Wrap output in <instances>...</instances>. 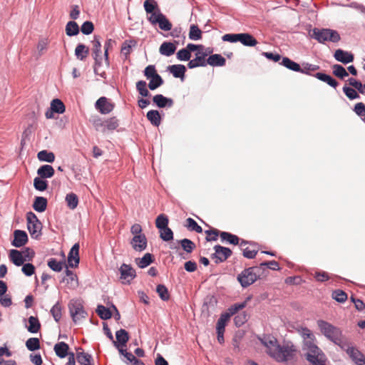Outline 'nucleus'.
Here are the masks:
<instances>
[{
  "label": "nucleus",
  "mask_w": 365,
  "mask_h": 365,
  "mask_svg": "<svg viewBox=\"0 0 365 365\" xmlns=\"http://www.w3.org/2000/svg\"><path fill=\"white\" fill-rule=\"evenodd\" d=\"M189 38L192 41H197L202 38V31L197 25H190Z\"/></svg>",
  "instance_id": "obj_45"
},
{
  "label": "nucleus",
  "mask_w": 365,
  "mask_h": 365,
  "mask_svg": "<svg viewBox=\"0 0 365 365\" xmlns=\"http://www.w3.org/2000/svg\"><path fill=\"white\" fill-rule=\"evenodd\" d=\"M314 76L319 81L327 83L329 86L334 88H336L339 85V83L335 78H334L330 75H328L327 73L319 72L314 74Z\"/></svg>",
  "instance_id": "obj_26"
},
{
  "label": "nucleus",
  "mask_w": 365,
  "mask_h": 365,
  "mask_svg": "<svg viewBox=\"0 0 365 365\" xmlns=\"http://www.w3.org/2000/svg\"><path fill=\"white\" fill-rule=\"evenodd\" d=\"M156 292L162 300L168 301L170 299L168 288L165 285L158 284L156 288Z\"/></svg>",
  "instance_id": "obj_56"
},
{
  "label": "nucleus",
  "mask_w": 365,
  "mask_h": 365,
  "mask_svg": "<svg viewBox=\"0 0 365 365\" xmlns=\"http://www.w3.org/2000/svg\"><path fill=\"white\" fill-rule=\"evenodd\" d=\"M47 199L44 197H36L33 203V208L38 212H43L47 207Z\"/></svg>",
  "instance_id": "obj_30"
},
{
  "label": "nucleus",
  "mask_w": 365,
  "mask_h": 365,
  "mask_svg": "<svg viewBox=\"0 0 365 365\" xmlns=\"http://www.w3.org/2000/svg\"><path fill=\"white\" fill-rule=\"evenodd\" d=\"M153 262V256L150 253H146L141 258L135 259V262L140 268H145Z\"/></svg>",
  "instance_id": "obj_36"
},
{
  "label": "nucleus",
  "mask_w": 365,
  "mask_h": 365,
  "mask_svg": "<svg viewBox=\"0 0 365 365\" xmlns=\"http://www.w3.org/2000/svg\"><path fill=\"white\" fill-rule=\"evenodd\" d=\"M135 43L133 41H125L121 47V53L125 56V58H128L130 53L131 48Z\"/></svg>",
  "instance_id": "obj_63"
},
{
  "label": "nucleus",
  "mask_w": 365,
  "mask_h": 365,
  "mask_svg": "<svg viewBox=\"0 0 365 365\" xmlns=\"http://www.w3.org/2000/svg\"><path fill=\"white\" fill-rule=\"evenodd\" d=\"M168 71L170 72L175 78H179L182 81L184 80L186 67L182 64H175L169 66Z\"/></svg>",
  "instance_id": "obj_23"
},
{
  "label": "nucleus",
  "mask_w": 365,
  "mask_h": 365,
  "mask_svg": "<svg viewBox=\"0 0 365 365\" xmlns=\"http://www.w3.org/2000/svg\"><path fill=\"white\" fill-rule=\"evenodd\" d=\"M65 273L66 277L62 279V282L66 283V287L70 289H74L78 286V281L76 274L73 271L70 270L68 267H66Z\"/></svg>",
  "instance_id": "obj_16"
},
{
  "label": "nucleus",
  "mask_w": 365,
  "mask_h": 365,
  "mask_svg": "<svg viewBox=\"0 0 365 365\" xmlns=\"http://www.w3.org/2000/svg\"><path fill=\"white\" fill-rule=\"evenodd\" d=\"M143 6L147 14L152 13L160 9L155 0H145L144 1Z\"/></svg>",
  "instance_id": "obj_59"
},
{
  "label": "nucleus",
  "mask_w": 365,
  "mask_h": 365,
  "mask_svg": "<svg viewBox=\"0 0 365 365\" xmlns=\"http://www.w3.org/2000/svg\"><path fill=\"white\" fill-rule=\"evenodd\" d=\"M226 60L220 54H212L207 59V64L212 66H222L225 64Z\"/></svg>",
  "instance_id": "obj_32"
},
{
  "label": "nucleus",
  "mask_w": 365,
  "mask_h": 365,
  "mask_svg": "<svg viewBox=\"0 0 365 365\" xmlns=\"http://www.w3.org/2000/svg\"><path fill=\"white\" fill-rule=\"evenodd\" d=\"M257 338L260 341L261 344L266 348V353L271 358H273L274 354L279 344L277 339L271 334H264L263 336H258Z\"/></svg>",
  "instance_id": "obj_9"
},
{
  "label": "nucleus",
  "mask_w": 365,
  "mask_h": 365,
  "mask_svg": "<svg viewBox=\"0 0 365 365\" xmlns=\"http://www.w3.org/2000/svg\"><path fill=\"white\" fill-rule=\"evenodd\" d=\"M153 103L159 108H171L174 101L172 98L164 96L162 94H156L153 98Z\"/></svg>",
  "instance_id": "obj_20"
},
{
  "label": "nucleus",
  "mask_w": 365,
  "mask_h": 365,
  "mask_svg": "<svg viewBox=\"0 0 365 365\" xmlns=\"http://www.w3.org/2000/svg\"><path fill=\"white\" fill-rule=\"evenodd\" d=\"M177 243L180 245L182 250L187 253H191L195 248V243L192 240L187 238L178 240L177 241Z\"/></svg>",
  "instance_id": "obj_41"
},
{
  "label": "nucleus",
  "mask_w": 365,
  "mask_h": 365,
  "mask_svg": "<svg viewBox=\"0 0 365 365\" xmlns=\"http://www.w3.org/2000/svg\"><path fill=\"white\" fill-rule=\"evenodd\" d=\"M185 226L190 231H195L197 233H201L202 232V228L191 217H188L186 220Z\"/></svg>",
  "instance_id": "obj_52"
},
{
  "label": "nucleus",
  "mask_w": 365,
  "mask_h": 365,
  "mask_svg": "<svg viewBox=\"0 0 365 365\" xmlns=\"http://www.w3.org/2000/svg\"><path fill=\"white\" fill-rule=\"evenodd\" d=\"M68 309L72 319L76 324L87 316V312L84 310L83 306L80 300H71L68 304Z\"/></svg>",
  "instance_id": "obj_8"
},
{
  "label": "nucleus",
  "mask_w": 365,
  "mask_h": 365,
  "mask_svg": "<svg viewBox=\"0 0 365 365\" xmlns=\"http://www.w3.org/2000/svg\"><path fill=\"white\" fill-rule=\"evenodd\" d=\"M297 352V346L291 341H284L282 344H279L272 359L279 363H286L294 361Z\"/></svg>",
  "instance_id": "obj_1"
},
{
  "label": "nucleus",
  "mask_w": 365,
  "mask_h": 365,
  "mask_svg": "<svg viewBox=\"0 0 365 365\" xmlns=\"http://www.w3.org/2000/svg\"><path fill=\"white\" fill-rule=\"evenodd\" d=\"M66 201L67 202L68 207L70 209L73 210L78 205V198L76 194L71 192L66 195Z\"/></svg>",
  "instance_id": "obj_51"
},
{
  "label": "nucleus",
  "mask_w": 365,
  "mask_h": 365,
  "mask_svg": "<svg viewBox=\"0 0 365 365\" xmlns=\"http://www.w3.org/2000/svg\"><path fill=\"white\" fill-rule=\"evenodd\" d=\"M28 235L24 230H16L14 232V240L11 241V245L19 248L24 246L28 242Z\"/></svg>",
  "instance_id": "obj_14"
},
{
  "label": "nucleus",
  "mask_w": 365,
  "mask_h": 365,
  "mask_svg": "<svg viewBox=\"0 0 365 365\" xmlns=\"http://www.w3.org/2000/svg\"><path fill=\"white\" fill-rule=\"evenodd\" d=\"M160 237L165 242L173 240V232L169 227H166L160 230Z\"/></svg>",
  "instance_id": "obj_54"
},
{
  "label": "nucleus",
  "mask_w": 365,
  "mask_h": 365,
  "mask_svg": "<svg viewBox=\"0 0 365 365\" xmlns=\"http://www.w3.org/2000/svg\"><path fill=\"white\" fill-rule=\"evenodd\" d=\"M27 229L34 239H38L41 235L42 224L36 215L33 212L26 213Z\"/></svg>",
  "instance_id": "obj_7"
},
{
  "label": "nucleus",
  "mask_w": 365,
  "mask_h": 365,
  "mask_svg": "<svg viewBox=\"0 0 365 365\" xmlns=\"http://www.w3.org/2000/svg\"><path fill=\"white\" fill-rule=\"evenodd\" d=\"M55 170L50 165H43L37 170V174L41 178H50L53 176Z\"/></svg>",
  "instance_id": "obj_28"
},
{
  "label": "nucleus",
  "mask_w": 365,
  "mask_h": 365,
  "mask_svg": "<svg viewBox=\"0 0 365 365\" xmlns=\"http://www.w3.org/2000/svg\"><path fill=\"white\" fill-rule=\"evenodd\" d=\"M76 360L81 365H93L92 364L93 356L84 352L81 348L77 351Z\"/></svg>",
  "instance_id": "obj_24"
},
{
  "label": "nucleus",
  "mask_w": 365,
  "mask_h": 365,
  "mask_svg": "<svg viewBox=\"0 0 365 365\" xmlns=\"http://www.w3.org/2000/svg\"><path fill=\"white\" fill-rule=\"evenodd\" d=\"M47 264L53 271L59 272L63 269V265L66 263L63 261H58L56 258H50L48 260Z\"/></svg>",
  "instance_id": "obj_43"
},
{
  "label": "nucleus",
  "mask_w": 365,
  "mask_h": 365,
  "mask_svg": "<svg viewBox=\"0 0 365 365\" xmlns=\"http://www.w3.org/2000/svg\"><path fill=\"white\" fill-rule=\"evenodd\" d=\"M334 58L336 61L348 64L351 63L354 60V54L349 51H344L343 49H336L334 53Z\"/></svg>",
  "instance_id": "obj_15"
},
{
  "label": "nucleus",
  "mask_w": 365,
  "mask_h": 365,
  "mask_svg": "<svg viewBox=\"0 0 365 365\" xmlns=\"http://www.w3.org/2000/svg\"><path fill=\"white\" fill-rule=\"evenodd\" d=\"M280 64L291 71L300 73V71H301L300 65L299 63L294 62V61L291 60L288 57H283L282 58V61L280 62Z\"/></svg>",
  "instance_id": "obj_33"
},
{
  "label": "nucleus",
  "mask_w": 365,
  "mask_h": 365,
  "mask_svg": "<svg viewBox=\"0 0 365 365\" xmlns=\"http://www.w3.org/2000/svg\"><path fill=\"white\" fill-rule=\"evenodd\" d=\"M257 267L259 268V272L261 274H262L263 271H264L266 268H269L272 270L279 269V263L274 260L262 262L259 266Z\"/></svg>",
  "instance_id": "obj_46"
},
{
  "label": "nucleus",
  "mask_w": 365,
  "mask_h": 365,
  "mask_svg": "<svg viewBox=\"0 0 365 365\" xmlns=\"http://www.w3.org/2000/svg\"><path fill=\"white\" fill-rule=\"evenodd\" d=\"M79 244L75 243L73 247H71L68 255V264H65V267H71V268H76L78 267L80 262V257H79Z\"/></svg>",
  "instance_id": "obj_12"
},
{
  "label": "nucleus",
  "mask_w": 365,
  "mask_h": 365,
  "mask_svg": "<svg viewBox=\"0 0 365 365\" xmlns=\"http://www.w3.org/2000/svg\"><path fill=\"white\" fill-rule=\"evenodd\" d=\"M239 42L245 46H255L257 43L256 38L249 33H240Z\"/></svg>",
  "instance_id": "obj_27"
},
{
  "label": "nucleus",
  "mask_w": 365,
  "mask_h": 365,
  "mask_svg": "<svg viewBox=\"0 0 365 365\" xmlns=\"http://www.w3.org/2000/svg\"><path fill=\"white\" fill-rule=\"evenodd\" d=\"M314 338L308 339L304 341L305 349H307V353L305 354L306 359L309 362H314L317 359L325 358V354L323 351L314 344Z\"/></svg>",
  "instance_id": "obj_6"
},
{
  "label": "nucleus",
  "mask_w": 365,
  "mask_h": 365,
  "mask_svg": "<svg viewBox=\"0 0 365 365\" xmlns=\"http://www.w3.org/2000/svg\"><path fill=\"white\" fill-rule=\"evenodd\" d=\"M69 349L68 345L63 342L61 341L55 344L54 351L57 356L61 359L65 358L66 356L69 354L68 352Z\"/></svg>",
  "instance_id": "obj_29"
},
{
  "label": "nucleus",
  "mask_w": 365,
  "mask_h": 365,
  "mask_svg": "<svg viewBox=\"0 0 365 365\" xmlns=\"http://www.w3.org/2000/svg\"><path fill=\"white\" fill-rule=\"evenodd\" d=\"M176 48L174 43L165 41L160 45L159 52L161 55L170 56L175 52Z\"/></svg>",
  "instance_id": "obj_25"
},
{
  "label": "nucleus",
  "mask_w": 365,
  "mask_h": 365,
  "mask_svg": "<svg viewBox=\"0 0 365 365\" xmlns=\"http://www.w3.org/2000/svg\"><path fill=\"white\" fill-rule=\"evenodd\" d=\"M220 235L222 240L227 241L230 244L237 245L240 243V238L230 232H221Z\"/></svg>",
  "instance_id": "obj_42"
},
{
  "label": "nucleus",
  "mask_w": 365,
  "mask_h": 365,
  "mask_svg": "<svg viewBox=\"0 0 365 365\" xmlns=\"http://www.w3.org/2000/svg\"><path fill=\"white\" fill-rule=\"evenodd\" d=\"M230 318V317L228 314H226L225 312L222 313L217 320L216 329L225 331V326Z\"/></svg>",
  "instance_id": "obj_57"
},
{
  "label": "nucleus",
  "mask_w": 365,
  "mask_h": 365,
  "mask_svg": "<svg viewBox=\"0 0 365 365\" xmlns=\"http://www.w3.org/2000/svg\"><path fill=\"white\" fill-rule=\"evenodd\" d=\"M24 323L27 331L31 334H36L41 329V323L36 317L31 316L27 319H24Z\"/></svg>",
  "instance_id": "obj_17"
},
{
  "label": "nucleus",
  "mask_w": 365,
  "mask_h": 365,
  "mask_svg": "<svg viewBox=\"0 0 365 365\" xmlns=\"http://www.w3.org/2000/svg\"><path fill=\"white\" fill-rule=\"evenodd\" d=\"M9 260L16 266L20 267L25 263V259L23 257V253L18 250L12 249L9 253Z\"/></svg>",
  "instance_id": "obj_22"
},
{
  "label": "nucleus",
  "mask_w": 365,
  "mask_h": 365,
  "mask_svg": "<svg viewBox=\"0 0 365 365\" xmlns=\"http://www.w3.org/2000/svg\"><path fill=\"white\" fill-rule=\"evenodd\" d=\"M319 69V66L318 65L311 64L309 63H304L302 64V68L301 67L300 73L311 75L310 71H315Z\"/></svg>",
  "instance_id": "obj_60"
},
{
  "label": "nucleus",
  "mask_w": 365,
  "mask_h": 365,
  "mask_svg": "<svg viewBox=\"0 0 365 365\" xmlns=\"http://www.w3.org/2000/svg\"><path fill=\"white\" fill-rule=\"evenodd\" d=\"M44 178H41V177H36L34 180V187L36 190L38 191H44L48 187V182L46 180H43Z\"/></svg>",
  "instance_id": "obj_50"
},
{
  "label": "nucleus",
  "mask_w": 365,
  "mask_h": 365,
  "mask_svg": "<svg viewBox=\"0 0 365 365\" xmlns=\"http://www.w3.org/2000/svg\"><path fill=\"white\" fill-rule=\"evenodd\" d=\"M246 301L241 303L234 304L227 309V312L225 313L228 314L231 317V316L235 314L239 310L245 308L246 307Z\"/></svg>",
  "instance_id": "obj_61"
},
{
  "label": "nucleus",
  "mask_w": 365,
  "mask_h": 365,
  "mask_svg": "<svg viewBox=\"0 0 365 365\" xmlns=\"http://www.w3.org/2000/svg\"><path fill=\"white\" fill-rule=\"evenodd\" d=\"M136 89L142 97H148L150 96V93L147 88V83L145 81H138L136 83Z\"/></svg>",
  "instance_id": "obj_47"
},
{
  "label": "nucleus",
  "mask_w": 365,
  "mask_h": 365,
  "mask_svg": "<svg viewBox=\"0 0 365 365\" xmlns=\"http://www.w3.org/2000/svg\"><path fill=\"white\" fill-rule=\"evenodd\" d=\"M317 325L322 334L327 339L332 342L339 341V337L342 334L339 328L322 319L317 321Z\"/></svg>",
  "instance_id": "obj_4"
},
{
  "label": "nucleus",
  "mask_w": 365,
  "mask_h": 365,
  "mask_svg": "<svg viewBox=\"0 0 365 365\" xmlns=\"http://www.w3.org/2000/svg\"><path fill=\"white\" fill-rule=\"evenodd\" d=\"M37 158L41 162L53 163L55 160L54 153L47 150L39 151Z\"/></svg>",
  "instance_id": "obj_35"
},
{
  "label": "nucleus",
  "mask_w": 365,
  "mask_h": 365,
  "mask_svg": "<svg viewBox=\"0 0 365 365\" xmlns=\"http://www.w3.org/2000/svg\"><path fill=\"white\" fill-rule=\"evenodd\" d=\"M117 344L121 346H125L129 340V335L126 330L120 329L115 332Z\"/></svg>",
  "instance_id": "obj_37"
},
{
  "label": "nucleus",
  "mask_w": 365,
  "mask_h": 365,
  "mask_svg": "<svg viewBox=\"0 0 365 365\" xmlns=\"http://www.w3.org/2000/svg\"><path fill=\"white\" fill-rule=\"evenodd\" d=\"M79 33V26L74 21H70L66 26V34L68 36H76Z\"/></svg>",
  "instance_id": "obj_39"
},
{
  "label": "nucleus",
  "mask_w": 365,
  "mask_h": 365,
  "mask_svg": "<svg viewBox=\"0 0 365 365\" xmlns=\"http://www.w3.org/2000/svg\"><path fill=\"white\" fill-rule=\"evenodd\" d=\"M96 311L101 319H109L112 317V312L110 310V309L106 307L102 304L98 305Z\"/></svg>",
  "instance_id": "obj_40"
},
{
  "label": "nucleus",
  "mask_w": 365,
  "mask_h": 365,
  "mask_svg": "<svg viewBox=\"0 0 365 365\" xmlns=\"http://www.w3.org/2000/svg\"><path fill=\"white\" fill-rule=\"evenodd\" d=\"M51 314H52L54 320L58 322L61 318V307L59 303H56L51 309Z\"/></svg>",
  "instance_id": "obj_62"
},
{
  "label": "nucleus",
  "mask_w": 365,
  "mask_h": 365,
  "mask_svg": "<svg viewBox=\"0 0 365 365\" xmlns=\"http://www.w3.org/2000/svg\"><path fill=\"white\" fill-rule=\"evenodd\" d=\"M155 225L159 230L168 227V218L164 214L159 215L155 220Z\"/></svg>",
  "instance_id": "obj_58"
},
{
  "label": "nucleus",
  "mask_w": 365,
  "mask_h": 365,
  "mask_svg": "<svg viewBox=\"0 0 365 365\" xmlns=\"http://www.w3.org/2000/svg\"><path fill=\"white\" fill-rule=\"evenodd\" d=\"M26 346L28 350L34 351L40 349V340L36 337H31L26 341Z\"/></svg>",
  "instance_id": "obj_49"
},
{
  "label": "nucleus",
  "mask_w": 365,
  "mask_h": 365,
  "mask_svg": "<svg viewBox=\"0 0 365 365\" xmlns=\"http://www.w3.org/2000/svg\"><path fill=\"white\" fill-rule=\"evenodd\" d=\"M146 117L154 126L158 127L161 123V117L159 111L157 110H149L146 114Z\"/></svg>",
  "instance_id": "obj_31"
},
{
  "label": "nucleus",
  "mask_w": 365,
  "mask_h": 365,
  "mask_svg": "<svg viewBox=\"0 0 365 365\" xmlns=\"http://www.w3.org/2000/svg\"><path fill=\"white\" fill-rule=\"evenodd\" d=\"M164 83L162 77L158 74V76L150 79L148 86L150 90L154 91L161 86Z\"/></svg>",
  "instance_id": "obj_48"
},
{
  "label": "nucleus",
  "mask_w": 365,
  "mask_h": 365,
  "mask_svg": "<svg viewBox=\"0 0 365 365\" xmlns=\"http://www.w3.org/2000/svg\"><path fill=\"white\" fill-rule=\"evenodd\" d=\"M89 53V48L83 43L77 45L75 49V56L77 59L84 61Z\"/></svg>",
  "instance_id": "obj_34"
},
{
  "label": "nucleus",
  "mask_w": 365,
  "mask_h": 365,
  "mask_svg": "<svg viewBox=\"0 0 365 365\" xmlns=\"http://www.w3.org/2000/svg\"><path fill=\"white\" fill-rule=\"evenodd\" d=\"M261 272L257 266L252 267L244 269L237 276V280L244 288L252 284L260 277Z\"/></svg>",
  "instance_id": "obj_5"
},
{
  "label": "nucleus",
  "mask_w": 365,
  "mask_h": 365,
  "mask_svg": "<svg viewBox=\"0 0 365 365\" xmlns=\"http://www.w3.org/2000/svg\"><path fill=\"white\" fill-rule=\"evenodd\" d=\"M50 108L56 113L62 114L66 110V107L62 101L58 98H55L51 102Z\"/></svg>",
  "instance_id": "obj_38"
},
{
  "label": "nucleus",
  "mask_w": 365,
  "mask_h": 365,
  "mask_svg": "<svg viewBox=\"0 0 365 365\" xmlns=\"http://www.w3.org/2000/svg\"><path fill=\"white\" fill-rule=\"evenodd\" d=\"M196 57L194 59L190 60L187 63V67L190 69H192L200 66H205L207 63L205 60L207 53H202V50L199 51L195 54Z\"/></svg>",
  "instance_id": "obj_19"
},
{
  "label": "nucleus",
  "mask_w": 365,
  "mask_h": 365,
  "mask_svg": "<svg viewBox=\"0 0 365 365\" xmlns=\"http://www.w3.org/2000/svg\"><path fill=\"white\" fill-rule=\"evenodd\" d=\"M343 92L349 100H354L360 98L359 94L355 88L344 86L343 87Z\"/></svg>",
  "instance_id": "obj_55"
},
{
  "label": "nucleus",
  "mask_w": 365,
  "mask_h": 365,
  "mask_svg": "<svg viewBox=\"0 0 365 365\" xmlns=\"http://www.w3.org/2000/svg\"><path fill=\"white\" fill-rule=\"evenodd\" d=\"M215 253L212 255V259H216L215 262L220 263L225 261L232 255V250L220 245L214 246Z\"/></svg>",
  "instance_id": "obj_11"
},
{
  "label": "nucleus",
  "mask_w": 365,
  "mask_h": 365,
  "mask_svg": "<svg viewBox=\"0 0 365 365\" xmlns=\"http://www.w3.org/2000/svg\"><path fill=\"white\" fill-rule=\"evenodd\" d=\"M347 354L356 365L365 364V356L356 347L352 346L347 349Z\"/></svg>",
  "instance_id": "obj_21"
},
{
  "label": "nucleus",
  "mask_w": 365,
  "mask_h": 365,
  "mask_svg": "<svg viewBox=\"0 0 365 365\" xmlns=\"http://www.w3.org/2000/svg\"><path fill=\"white\" fill-rule=\"evenodd\" d=\"M157 24L163 31H168L172 29V24L164 14L160 17Z\"/></svg>",
  "instance_id": "obj_53"
},
{
  "label": "nucleus",
  "mask_w": 365,
  "mask_h": 365,
  "mask_svg": "<svg viewBox=\"0 0 365 365\" xmlns=\"http://www.w3.org/2000/svg\"><path fill=\"white\" fill-rule=\"evenodd\" d=\"M120 274V279L123 284H130V282L136 277L135 270L130 264L123 263L119 268Z\"/></svg>",
  "instance_id": "obj_10"
},
{
  "label": "nucleus",
  "mask_w": 365,
  "mask_h": 365,
  "mask_svg": "<svg viewBox=\"0 0 365 365\" xmlns=\"http://www.w3.org/2000/svg\"><path fill=\"white\" fill-rule=\"evenodd\" d=\"M332 298L338 302H344L347 299V294L341 289H336L332 292Z\"/></svg>",
  "instance_id": "obj_64"
},
{
  "label": "nucleus",
  "mask_w": 365,
  "mask_h": 365,
  "mask_svg": "<svg viewBox=\"0 0 365 365\" xmlns=\"http://www.w3.org/2000/svg\"><path fill=\"white\" fill-rule=\"evenodd\" d=\"M89 122L95 130L103 134L113 132L120 125L119 120L115 117L102 118L97 115H91Z\"/></svg>",
  "instance_id": "obj_2"
},
{
  "label": "nucleus",
  "mask_w": 365,
  "mask_h": 365,
  "mask_svg": "<svg viewBox=\"0 0 365 365\" xmlns=\"http://www.w3.org/2000/svg\"><path fill=\"white\" fill-rule=\"evenodd\" d=\"M333 74L340 79H344L349 76L348 72L344 66L340 64H334L332 66Z\"/></svg>",
  "instance_id": "obj_44"
},
{
  "label": "nucleus",
  "mask_w": 365,
  "mask_h": 365,
  "mask_svg": "<svg viewBox=\"0 0 365 365\" xmlns=\"http://www.w3.org/2000/svg\"><path fill=\"white\" fill-rule=\"evenodd\" d=\"M310 36L322 44L327 41L335 43L341 40L340 34L336 30L328 28H314Z\"/></svg>",
  "instance_id": "obj_3"
},
{
  "label": "nucleus",
  "mask_w": 365,
  "mask_h": 365,
  "mask_svg": "<svg viewBox=\"0 0 365 365\" xmlns=\"http://www.w3.org/2000/svg\"><path fill=\"white\" fill-rule=\"evenodd\" d=\"M95 108L101 114L106 115L114 109V104L109 102L107 98L101 97L96 101Z\"/></svg>",
  "instance_id": "obj_13"
},
{
  "label": "nucleus",
  "mask_w": 365,
  "mask_h": 365,
  "mask_svg": "<svg viewBox=\"0 0 365 365\" xmlns=\"http://www.w3.org/2000/svg\"><path fill=\"white\" fill-rule=\"evenodd\" d=\"M147 238L145 235H135L131 240L130 244L134 250L142 252L147 247Z\"/></svg>",
  "instance_id": "obj_18"
}]
</instances>
